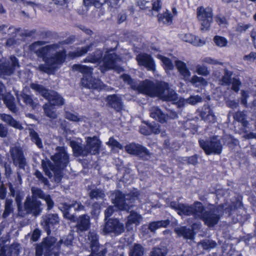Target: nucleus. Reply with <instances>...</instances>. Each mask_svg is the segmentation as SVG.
Instances as JSON below:
<instances>
[{
	"mask_svg": "<svg viewBox=\"0 0 256 256\" xmlns=\"http://www.w3.org/2000/svg\"><path fill=\"white\" fill-rule=\"evenodd\" d=\"M44 42L37 41L30 44L29 49L34 52L38 57L42 58L45 62V64H40L38 69L50 74L58 69L64 62L66 58V53L62 51L54 54L53 52L58 48V45L54 44L44 46Z\"/></svg>",
	"mask_w": 256,
	"mask_h": 256,
	"instance_id": "1",
	"label": "nucleus"
},
{
	"mask_svg": "<svg viewBox=\"0 0 256 256\" xmlns=\"http://www.w3.org/2000/svg\"><path fill=\"white\" fill-rule=\"evenodd\" d=\"M56 150L55 154L51 156V159L56 167L50 161L42 162V166L46 174L49 178L54 176V180L58 182L62 176L61 169L66 167L69 162V156L64 147L58 146Z\"/></svg>",
	"mask_w": 256,
	"mask_h": 256,
	"instance_id": "2",
	"label": "nucleus"
},
{
	"mask_svg": "<svg viewBox=\"0 0 256 256\" xmlns=\"http://www.w3.org/2000/svg\"><path fill=\"white\" fill-rule=\"evenodd\" d=\"M198 204L199 206H197L196 218L202 220L209 227H212L216 224L223 212L222 206H211L204 208L202 204Z\"/></svg>",
	"mask_w": 256,
	"mask_h": 256,
	"instance_id": "3",
	"label": "nucleus"
},
{
	"mask_svg": "<svg viewBox=\"0 0 256 256\" xmlns=\"http://www.w3.org/2000/svg\"><path fill=\"white\" fill-rule=\"evenodd\" d=\"M72 69L84 74L81 80L82 84L87 88L102 90L105 88V86L98 79L94 78L92 76V68L85 65L75 64L72 66Z\"/></svg>",
	"mask_w": 256,
	"mask_h": 256,
	"instance_id": "4",
	"label": "nucleus"
},
{
	"mask_svg": "<svg viewBox=\"0 0 256 256\" xmlns=\"http://www.w3.org/2000/svg\"><path fill=\"white\" fill-rule=\"evenodd\" d=\"M30 88L48 100L47 104H50V106H60L64 104V99L59 94L46 89L42 85L33 83L30 84Z\"/></svg>",
	"mask_w": 256,
	"mask_h": 256,
	"instance_id": "5",
	"label": "nucleus"
},
{
	"mask_svg": "<svg viewBox=\"0 0 256 256\" xmlns=\"http://www.w3.org/2000/svg\"><path fill=\"white\" fill-rule=\"evenodd\" d=\"M120 59L112 52H106L102 60V64L100 66V70L104 73L108 70L113 69L118 73L124 71L123 68L120 66L118 62Z\"/></svg>",
	"mask_w": 256,
	"mask_h": 256,
	"instance_id": "6",
	"label": "nucleus"
},
{
	"mask_svg": "<svg viewBox=\"0 0 256 256\" xmlns=\"http://www.w3.org/2000/svg\"><path fill=\"white\" fill-rule=\"evenodd\" d=\"M41 202L36 198H31L28 196L24 204V210H22L20 205L18 204V215L24 217L26 214H32L34 216H38L42 212L40 208Z\"/></svg>",
	"mask_w": 256,
	"mask_h": 256,
	"instance_id": "7",
	"label": "nucleus"
},
{
	"mask_svg": "<svg viewBox=\"0 0 256 256\" xmlns=\"http://www.w3.org/2000/svg\"><path fill=\"white\" fill-rule=\"evenodd\" d=\"M200 146L207 155L220 154L222 150V145L217 136H214L208 140H200Z\"/></svg>",
	"mask_w": 256,
	"mask_h": 256,
	"instance_id": "8",
	"label": "nucleus"
},
{
	"mask_svg": "<svg viewBox=\"0 0 256 256\" xmlns=\"http://www.w3.org/2000/svg\"><path fill=\"white\" fill-rule=\"evenodd\" d=\"M138 198L137 194L132 193L124 195L118 192L116 194L115 198L113 200V203L118 209L128 210Z\"/></svg>",
	"mask_w": 256,
	"mask_h": 256,
	"instance_id": "9",
	"label": "nucleus"
},
{
	"mask_svg": "<svg viewBox=\"0 0 256 256\" xmlns=\"http://www.w3.org/2000/svg\"><path fill=\"white\" fill-rule=\"evenodd\" d=\"M198 204L202 203L199 202H196L193 204L189 205L176 202H171L170 204V206L176 211L179 215H192L196 218L197 206H199Z\"/></svg>",
	"mask_w": 256,
	"mask_h": 256,
	"instance_id": "10",
	"label": "nucleus"
},
{
	"mask_svg": "<svg viewBox=\"0 0 256 256\" xmlns=\"http://www.w3.org/2000/svg\"><path fill=\"white\" fill-rule=\"evenodd\" d=\"M212 10L211 8L203 6L198 8L197 17L201 24V30L205 31L208 30L212 22Z\"/></svg>",
	"mask_w": 256,
	"mask_h": 256,
	"instance_id": "11",
	"label": "nucleus"
},
{
	"mask_svg": "<svg viewBox=\"0 0 256 256\" xmlns=\"http://www.w3.org/2000/svg\"><path fill=\"white\" fill-rule=\"evenodd\" d=\"M73 236L72 234H68L62 239L56 242V240L54 237H48L45 239L44 243V248L46 250H54L58 252L60 249V246L64 244V246H68L72 244Z\"/></svg>",
	"mask_w": 256,
	"mask_h": 256,
	"instance_id": "12",
	"label": "nucleus"
},
{
	"mask_svg": "<svg viewBox=\"0 0 256 256\" xmlns=\"http://www.w3.org/2000/svg\"><path fill=\"white\" fill-rule=\"evenodd\" d=\"M155 96L167 101H176L178 100L177 94L168 84L164 82H157V89Z\"/></svg>",
	"mask_w": 256,
	"mask_h": 256,
	"instance_id": "13",
	"label": "nucleus"
},
{
	"mask_svg": "<svg viewBox=\"0 0 256 256\" xmlns=\"http://www.w3.org/2000/svg\"><path fill=\"white\" fill-rule=\"evenodd\" d=\"M10 154L13 164L18 166L19 169H24L27 162L22 148L18 146H11Z\"/></svg>",
	"mask_w": 256,
	"mask_h": 256,
	"instance_id": "14",
	"label": "nucleus"
},
{
	"mask_svg": "<svg viewBox=\"0 0 256 256\" xmlns=\"http://www.w3.org/2000/svg\"><path fill=\"white\" fill-rule=\"evenodd\" d=\"M19 68L18 60L14 56H11L10 60L4 58L0 60V75L10 76Z\"/></svg>",
	"mask_w": 256,
	"mask_h": 256,
	"instance_id": "15",
	"label": "nucleus"
},
{
	"mask_svg": "<svg viewBox=\"0 0 256 256\" xmlns=\"http://www.w3.org/2000/svg\"><path fill=\"white\" fill-rule=\"evenodd\" d=\"M125 150L128 153L138 156L144 160L150 158L151 153L145 147L139 144H130L125 146Z\"/></svg>",
	"mask_w": 256,
	"mask_h": 256,
	"instance_id": "16",
	"label": "nucleus"
},
{
	"mask_svg": "<svg viewBox=\"0 0 256 256\" xmlns=\"http://www.w3.org/2000/svg\"><path fill=\"white\" fill-rule=\"evenodd\" d=\"M72 208H74L76 211L82 210L84 208V206L81 202L77 201H73L70 204L62 203L60 204V208L64 216L66 218L72 222H75L76 216L74 214H71L70 212V210Z\"/></svg>",
	"mask_w": 256,
	"mask_h": 256,
	"instance_id": "17",
	"label": "nucleus"
},
{
	"mask_svg": "<svg viewBox=\"0 0 256 256\" xmlns=\"http://www.w3.org/2000/svg\"><path fill=\"white\" fill-rule=\"evenodd\" d=\"M60 222V218L56 214H48L42 216L41 225L48 235L50 234L51 229H54Z\"/></svg>",
	"mask_w": 256,
	"mask_h": 256,
	"instance_id": "18",
	"label": "nucleus"
},
{
	"mask_svg": "<svg viewBox=\"0 0 256 256\" xmlns=\"http://www.w3.org/2000/svg\"><path fill=\"white\" fill-rule=\"evenodd\" d=\"M124 230V224L116 218H109L106 220L103 228V232L106 234L114 232L119 234L122 233Z\"/></svg>",
	"mask_w": 256,
	"mask_h": 256,
	"instance_id": "19",
	"label": "nucleus"
},
{
	"mask_svg": "<svg viewBox=\"0 0 256 256\" xmlns=\"http://www.w3.org/2000/svg\"><path fill=\"white\" fill-rule=\"evenodd\" d=\"M134 87L141 93L146 94L151 96H154L156 92L157 83L154 84L152 81L146 80L141 82L138 85L134 86Z\"/></svg>",
	"mask_w": 256,
	"mask_h": 256,
	"instance_id": "20",
	"label": "nucleus"
},
{
	"mask_svg": "<svg viewBox=\"0 0 256 256\" xmlns=\"http://www.w3.org/2000/svg\"><path fill=\"white\" fill-rule=\"evenodd\" d=\"M86 246H88L92 252H97L100 249L98 236L94 231L90 232L84 238Z\"/></svg>",
	"mask_w": 256,
	"mask_h": 256,
	"instance_id": "21",
	"label": "nucleus"
},
{
	"mask_svg": "<svg viewBox=\"0 0 256 256\" xmlns=\"http://www.w3.org/2000/svg\"><path fill=\"white\" fill-rule=\"evenodd\" d=\"M136 60L139 66H144L149 70H155L154 61L150 55L144 53L140 54L136 56Z\"/></svg>",
	"mask_w": 256,
	"mask_h": 256,
	"instance_id": "22",
	"label": "nucleus"
},
{
	"mask_svg": "<svg viewBox=\"0 0 256 256\" xmlns=\"http://www.w3.org/2000/svg\"><path fill=\"white\" fill-rule=\"evenodd\" d=\"M32 196L31 198H36L44 200L47 204L48 209H51L54 204L53 200L50 198V195H46L44 192L38 188L32 187L31 189Z\"/></svg>",
	"mask_w": 256,
	"mask_h": 256,
	"instance_id": "23",
	"label": "nucleus"
},
{
	"mask_svg": "<svg viewBox=\"0 0 256 256\" xmlns=\"http://www.w3.org/2000/svg\"><path fill=\"white\" fill-rule=\"evenodd\" d=\"M90 226V217L88 214L80 216L76 220V228L78 232L86 231Z\"/></svg>",
	"mask_w": 256,
	"mask_h": 256,
	"instance_id": "24",
	"label": "nucleus"
},
{
	"mask_svg": "<svg viewBox=\"0 0 256 256\" xmlns=\"http://www.w3.org/2000/svg\"><path fill=\"white\" fill-rule=\"evenodd\" d=\"M86 142V146L89 154H96L98 153L101 142L97 136L87 137Z\"/></svg>",
	"mask_w": 256,
	"mask_h": 256,
	"instance_id": "25",
	"label": "nucleus"
},
{
	"mask_svg": "<svg viewBox=\"0 0 256 256\" xmlns=\"http://www.w3.org/2000/svg\"><path fill=\"white\" fill-rule=\"evenodd\" d=\"M142 220V216L138 213L132 211L127 217V221L126 223V228L128 230H132L134 228V224L138 226L140 224Z\"/></svg>",
	"mask_w": 256,
	"mask_h": 256,
	"instance_id": "26",
	"label": "nucleus"
},
{
	"mask_svg": "<svg viewBox=\"0 0 256 256\" xmlns=\"http://www.w3.org/2000/svg\"><path fill=\"white\" fill-rule=\"evenodd\" d=\"M70 145L72 148L74 155L76 156H86L89 154L86 145L82 146L81 144L74 140L70 142Z\"/></svg>",
	"mask_w": 256,
	"mask_h": 256,
	"instance_id": "27",
	"label": "nucleus"
},
{
	"mask_svg": "<svg viewBox=\"0 0 256 256\" xmlns=\"http://www.w3.org/2000/svg\"><path fill=\"white\" fill-rule=\"evenodd\" d=\"M200 116L202 120L208 122L214 123L216 122V116L212 110L208 105L204 106Z\"/></svg>",
	"mask_w": 256,
	"mask_h": 256,
	"instance_id": "28",
	"label": "nucleus"
},
{
	"mask_svg": "<svg viewBox=\"0 0 256 256\" xmlns=\"http://www.w3.org/2000/svg\"><path fill=\"white\" fill-rule=\"evenodd\" d=\"M175 64L180 75L181 78L185 81L189 80L191 73L187 68L186 64L182 61L178 60H176Z\"/></svg>",
	"mask_w": 256,
	"mask_h": 256,
	"instance_id": "29",
	"label": "nucleus"
},
{
	"mask_svg": "<svg viewBox=\"0 0 256 256\" xmlns=\"http://www.w3.org/2000/svg\"><path fill=\"white\" fill-rule=\"evenodd\" d=\"M108 105L116 110L120 111L122 110L123 104L120 96L116 95H109L106 98Z\"/></svg>",
	"mask_w": 256,
	"mask_h": 256,
	"instance_id": "30",
	"label": "nucleus"
},
{
	"mask_svg": "<svg viewBox=\"0 0 256 256\" xmlns=\"http://www.w3.org/2000/svg\"><path fill=\"white\" fill-rule=\"evenodd\" d=\"M150 116L160 122L161 123H164L168 120V115L164 114L162 110L156 106H152L150 109Z\"/></svg>",
	"mask_w": 256,
	"mask_h": 256,
	"instance_id": "31",
	"label": "nucleus"
},
{
	"mask_svg": "<svg viewBox=\"0 0 256 256\" xmlns=\"http://www.w3.org/2000/svg\"><path fill=\"white\" fill-rule=\"evenodd\" d=\"M2 98L4 100L8 108L12 112L16 114L18 112V108L14 102V98L10 92L4 94Z\"/></svg>",
	"mask_w": 256,
	"mask_h": 256,
	"instance_id": "32",
	"label": "nucleus"
},
{
	"mask_svg": "<svg viewBox=\"0 0 256 256\" xmlns=\"http://www.w3.org/2000/svg\"><path fill=\"white\" fill-rule=\"evenodd\" d=\"M0 118L10 126L18 130H22L24 128L21 124L14 120L10 115L3 114H0Z\"/></svg>",
	"mask_w": 256,
	"mask_h": 256,
	"instance_id": "33",
	"label": "nucleus"
},
{
	"mask_svg": "<svg viewBox=\"0 0 256 256\" xmlns=\"http://www.w3.org/2000/svg\"><path fill=\"white\" fill-rule=\"evenodd\" d=\"M16 97L18 102L22 100L26 104L32 108H35L38 105L37 102L32 99L31 96L25 93L22 92L20 94H16Z\"/></svg>",
	"mask_w": 256,
	"mask_h": 256,
	"instance_id": "34",
	"label": "nucleus"
},
{
	"mask_svg": "<svg viewBox=\"0 0 256 256\" xmlns=\"http://www.w3.org/2000/svg\"><path fill=\"white\" fill-rule=\"evenodd\" d=\"M94 44L91 43L88 46L78 48L76 51L69 52L68 56L72 58L81 56L91 50Z\"/></svg>",
	"mask_w": 256,
	"mask_h": 256,
	"instance_id": "35",
	"label": "nucleus"
},
{
	"mask_svg": "<svg viewBox=\"0 0 256 256\" xmlns=\"http://www.w3.org/2000/svg\"><path fill=\"white\" fill-rule=\"evenodd\" d=\"M182 38L183 40L188 42L196 46H202L204 43L203 40H200L198 37L190 34H185L182 36Z\"/></svg>",
	"mask_w": 256,
	"mask_h": 256,
	"instance_id": "36",
	"label": "nucleus"
},
{
	"mask_svg": "<svg viewBox=\"0 0 256 256\" xmlns=\"http://www.w3.org/2000/svg\"><path fill=\"white\" fill-rule=\"evenodd\" d=\"M102 58V52L100 50H97L88 56L84 60V62L96 63L98 62Z\"/></svg>",
	"mask_w": 256,
	"mask_h": 256,
	"instance_id": "37",
	"label": "nucleus"
},
{
	"mask_svg": "<svg viewBox=\"0 0 256 256\" xmlns=\"http://www.w3.org/2000/svg\"><path fill=\"white\" fill-rule=\"evenodd\" d=\"M18 250L16 245H6L0 250V256H11L12 253H16Z\"/></svg>",
	"mask_w": 256,
	"mask_h": 256,
	"instance_id": "38",
	"label": "nucleus"
},
{
	"mask_svg": "<svg viewBox=\"0 0 256 256\" xmlns=\"http://www.w3.org/2000/svg\"><path fill=\"white\" fill-rule=\"evenodd\" d=\"M174 232L178 236H182L186 238H193V232L190 228H187L186 227L177 228H175Z\"/></svg>",
	"mask_w": 256,
	"mask_h": 256,
	"instance_id": "39",
	"label": "nucleus"
},
{
	"mask_svg": "<svg viewBox=\"0 0 256 256\" xmlns=\"http://www.w3.org/2000/svg\"><path fill=\"white\" fill-rule=\"evenodd\" d=\"M44 112L46 116L51 119H56L57 118L56 110L54 107L50 106V104H46L43 106Z\"/></svg>",
	"mask_w": 256,
	"mask_h": 256,
	"instance_id": "40",
	"label": "nucleus"
},
{
	"mask_svg": "<svg viewBox=\"0 0 256 256\" xmlns=\"http://www.w3.org/2000/svg\"><path fill=\"white\" fill-rule=\"evenodd\" d=\"M170 223L168 220L152 222L150 224L148 228L151 232H154L160 228H165Z\"/></svg>",
	"mask_w": 256,
	"mask_h": 256,
	"instance_id": "41",
	"label": "nucleus"
},
{
	"mask_svg": "<svg viewBox=\"0 0 256 256\" xmlns=\"http://www.w3.org/2000/svg\"><path fill=\"white\" fill-rule=\"evenodd\" d=\"M12 200L11 199H6L4 204V210L2 214L3 218H6L11 214L14 212V208L12 207Z\"/></svg>",
	"mask_w": 256,
	"mask_h": 256,
	"instance_id": "42",
	"label": "nucleus"
},
{
	"mask_svg": "<svg viewBox=\"0 0 256 256\" xmlns=\"http://www.w3.org/2000/svg\"><path fill=\"white\" fill-rule=\"evenodd\" d=\"M29 134L32 142H34L39 148H42L43 144L42 140L38 134L34 130L30 129Z\"/></svg>",
	"mask_w": 256,
	"mask_h": 256,
	"instance_id": "43",
	"label": "nucleus"
},
{
	"mask_svg": "<svg viewBox=\"0 0 256 256\" xmlns=\"http://www.w3.org/2000/svg\"><path fill=\"white\" fill-rule=\"evenodd\" d=\"M45 242V240L42 243L40 247H38L36 250V256H42V252L46 253L48 255L54 254V256H58V253L56 252L54 250H46V248H44L43 244Z\"/></svg>",
	"mask_w": 256,
	"mask_h": 256,
	"instance_id": "44",
	"label": "nucleus"
},
{
	"mask_svg": "<svg viewBox=\"0 0 256 256\" xmlns=\"http://www.w3.org/2000/svg\"><path fill=\"white\" fill-rule=\"evenodd\" d=\"M172 17L173 16L166 10L164 14L158 15V20L164 24H170L172 22Z\"/></svg>",
	"mask_w": 256,
	"mask_h": 256,
	"instance_id": "45",
	"label": "nucleus"
},
{
	"mask_svg": "<svg viewBox=\"0 0 256 256\" xmlns=\"http://www.w3.org/2000/svg\"><path fill=\"white\" fill-rule=\"evenodd\" d=\"M106 2H108V0H84V4L88 7L92 5L94 6L96 8H100Z\"/></svg>",
	"mask_w": 256,
	"mask_h": 256,
	"instance_id": "46",
	"label": "nucleus"
},
{
	"mask_svg": "<svg viewBox=\"0 0 256 256\" xmlns=\"http://www.w3.org/2000/svg\"><path fill=\"white\" fill-rule=\"evenodd\" d=\"M89 196L91 199L103 200L105 197V194L102 190L94 188L90 192Z\"/></svg>",
	"mask_w": 256,
	"mask_h": 256,
	"instance_id": "47",
	"label": "nucleus"
},
{
	"mask_svg": "<svg viewBox=\"0 0 256 256\" xmlns=\"http://www.w3.org/2000/svg\"><path fill=\"white\" fill-rule=\"evenodd\" d=\"M198 246L207 250L215 248L216 246V243L212 240H204L198 242Z\"/></svg>",
	"mask_w": 256,
	"mask_h": 256,
	"instance_id": "48",
	"label": "nucleus"
},
{
	"mask_svg": "<svg viewBox=\"0 0 256 256\" xmlns=\"http://www.w3.org/2000/svg\"><path fill=\"white\" fill-rule=\"evenodd\" d=\"M190 83L196 86H206L208 84L207 81L203 78L198 76L196 75L194 76L191 79L188 80Z\"/></svg>",
	"mask_w": 256,
	"mask_h": 256,
	"instance_id": "49",
	"label": "nucleus"
},
{
	"mask_svg": "<svg viewBox=\"0 0 256 256\" xmlns=\"http://www.w3.org/2000/svg\"><path fill=\"white\" fill-rule=\"evenodd\" d=\"M144 248L140 244H135L130 250V256H142L144 254Z\"/></svg>",
	"mask_w": 256,
	"mask_h": 256,
	"instance_id": "50",
	"label": "nucleus"
},
{
	"mask_svg": "<svg viewBox=\"0 0 256 256\" xmlns=\"http://www.w3.org/2000/svg\"><path fill=\"white\" fill-rule=\"evenodd\" d=\"M166 254L167 250L165 247H155L151 251L150 256H166Z\"/></svg>",
	"mask_w": 256,
	"mask_h": 256,
	"instance_id": "51",
	"label": "nucleus"
},
{
	"mask_svg": "<svg viewBox=\"0 0 256 256\" xmlns=\"http://www.w3.org/2000/svg\"><path fill=\"white\" fill-rule=\"evenodd\" d=\"M214 41L216 45L219 47H224L228 44L226 38L218 36L214 37Z\"/></svg>",
	"mask_w": 256,
	"mask_h": 256,
	"instance_id": "52",
	"label": "nucleus"
},
{
	"mask_svg": "<svg viewBox=\"0 0 256 256\" xmlns=\"http://www.w3.org/2000/svg\"><path fill=\"white\" fill-rule=\"evenodd\" d=\"M196 72L202 76H208L210 74V71L208 68L204 65L198 64L196 66Z\"/></svg>",
	"mask_w": 256,
	"mask_h": 256,
	"instance_id": "53",
	"label": "nucleus"
},
{
	"mask_svg": "<svg viewBox=\"0 0 256 256\" xmlns=\"http://www.w3.org/2000/svg\"><path fill=\"white\" fill-rule=\"evenodd\" d=\"M65 118L72 122H80L82 120V117L80 116L78 114L66 112L65 113Z\"/></svg>",
	"mask_w": 256,
	"mask_h": 256,
	"instance_id": "54",
	"label": "nucleus"
},
{
	"mask_svg": "<svg viewBox=\"0 0 256 256\" xmlns=\"http://www.w3.org/2000/svg\"><path fill=\"white\" fill-rule=\"evenodd\" d=\"M232 72L227 70H224V75L222 78V82L225 85H229L231 81Z\"/></svg>",
	"mask_w": 256,
	"mask_h": 256,
	"instance_id": "55",
	"label": "nucleus"
},
{
	"mask_svg": "<svg viewBox=\"0 0 256 256\" xmlns=\"http://www.w3.org/2000/svg\"><path fill=\"white\" fill-rule=\"evenodd\" d=\"M136 3L137 5L142 10L150 8L152 6L151 2L146 0H136Z\"/></svg>",
	"mask_w": 256,
	"mask_h": 256,
	"instance_id": "56",
	"label": "nucleus"
},
{
	"mask_svg": "<svg viewBox=\"0 0 256 256\" xmlns=\"http://www.w3.org/2000/svg\"><path fill=\"white\" fill-rule=\"evenodd\" d=\"M160 58L165 66L166 69L170 70L173 68L174 66L169 58L163 56H160Z\"/></svg>",
	"mask_w": 256,
	"mask_h": 256,
	"instance_id": "57",
	"label": "nucleus"
},
{
	"mask_svg": "<svg viewBox=\"0 0 256 256\" xmlns=\"http://www.w3.org/2000/svg\"><path fill=\"white\" fill-rule=\"evenodd\" d=\"M202 100V98L199 96H190L189 98H187L186 100V102L188 104L194 105L197 104L198 102H200Z\"/></svg>",
	"mask_w": 256,
	"mask_h": 256,
	"instance_id": "58",
	"label": "nucleus"
},
{
	"mask_svg": "<svg viewBox=\"0 0 256 256\" xmlns=\"http://www.w3.org/2000/svg\"><path fill=\"white\" fill-rule=\"evenodd\" d=\"M202 62L209 64H212V65H217V64H220L222 65V62L216 60L214 58H212L210 57H206L204 58Z\"/></svg>",
	"mask_w": 256,
	"mask_h": 256,
	"instance_id": "59",
	"label": "nucleus"
},
{
	"mask_svg": "<svg viewBox=\"0 0 256 256\" xmlns=\"http://www.w3.org/2000/svg\"><path fill=\"white\" fill-rule=\"evenodd\" d=\"M106 144L110 146L117 148L119 149H122V146L113 138H110Z\"/></svg>",
	"mask_w": 256,
	"mask_h": 256,
	"instance_id": "60",
	"label": "nucleus"
},
{
	"mask_svg": "<svg viewBox=\"0 0 256 256\" xmlns=\"http://www.w3.org/2000/svg\"><path fill=\"white\" fill-rule=\"evenodd\" d=\"M34 176L45 186L48 185V180L45 178L42 174L38 170H36L34 172Z\"/></svg>",
	"mask_w": 256,
	"mask_h": 256,
	"instance_id": "61",
	"label": "nucleus"
},
{
	"mask_svg": "<svg viewBox=\"0 0 256 256\" xmlns=\"http://www.w3.org/2000/svg\"><path fill=\"white\" fill-rule=\"evenodd\" d=\"M232 88L236 92H238L240 90V86L241 85V82L239 80L236 78H233L232 80Z\"/></svg>",
	"mask_w": 256,
	"mask_h": 256,
	"instance_id": "62",
	"label": "nucleus"
},
{
	"mask_svg": "<svg viewBox=\"0 0 256 256\" xmlns=\"http://www.w3.org/2000/svg\"><path fill=\"white\" fill-rule=\"evenodd\" d=\"M151 4L152 5V9L154 11L158 12L162 8V4L161 0H153Z\"/></svg>",
	"mask_w": 256,
	"mask_h": 256,
	"instance_id": "63",
	"label": "nucleus"
},
{
	"mask_svg": "<svg viewBox=\"0 0 256 256\" xmlns=\"http://www.w3.org/2000/svg\"><path fill=\"white\" fill-rule=\"evenodd\" d=\"M100 205L98 203H94L92 206V210L91 214L94 216H97L100 212Z\"/></svg>",
	"mask_w": 256,
	"mask_h": 256,
	"instance_id": "64",
	"label": "nucleus"
}]
</instances>
